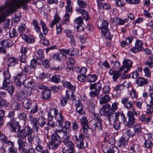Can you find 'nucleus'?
<instances>
[{
    "label": "nucleus",
    "mask_w": 153,
    "mask_h": 153,
    "mask_svg": "<svg viewBox=\"0 0 153 153\" xmlns=\"http://www.w3.org/2000/svg\"><path fill=\"white\" fill-rule=\"evenodd\" d=\"M65 131L62 129H55L54 133L51 135L50 146H52L53 149H55L59 146L61 140L65 139L64 136Z\"/></svg>",
    "instance_id": "f03ea898"
},
{
    "label": "nucleus",
    "mask_w": 153,
    "mask_h": 153,
    "mask_svg": "<svg viewBox=\"0 0 153 153\" xmlns=\"http://www.w3.org/2000/svg\"><path fill=\"white\" fill-rule=\"evenodd\" d=\"M136 83L138 86H142L148 83V80L144 77H139L136 80Z\"/></svg>",
    "instance_id": "412c9836"
},
{
    "label": "nucleus",
    "mask_w": 153,
    "mask_h": 153,
    "mask_svg": "<svg viewBox=\"0 0 153 153\" xmlns=\"http://www.w3.org/2000/svg\"><path fill=\"white\" fill-rule=\"evenodd\" d=\"M79 53L78 50L76 48H70V53L69 55L70 56L77 55Z\"/></svg>",
    "instance_id": "09e8293b"
},
{
    "label": "nucleus",
    "mask_w": 153,
    "mask_h": 153,
    "mask_svg": "<svg viewBox=\"0 0 153 153\" xmlns=\"http://www.w3.org/2000/svg\"><path fill=\"white\" fill-rule=\"evenodd\" d=\"M86 76L83 74H80L77 77L78 80L81 82H84L86 80Z\"/></svg>",
    "instance_id": "0e129e2a"
},
{
    "label": "nucleus",
    "mask_w": 153,
    "mask_h": 153,
    "mask_svg": "<svg viewBox=\"0 0 153 153\" xmlns=\"http://www.w3.org/2000/svg\"><path fill=\"white\" fill-rule=\"evenodd\" d=\"M134 126V131L135 134L138 135L142 133V128L139 124L137 123Z\"/></svg>",
    "instance_id": "c9c22d12"
},
{
    "label": "nucleus",
    "mask_w": 153,
    "mask_h": 153,
    "mask_svg": "<svg viewBox=\"0 0 153 153\" xmlns=\"http://www.w3.org/2000/svg\"><path fill=\"white\" fill-rule=\"evenodd\" d=\"M3 76L4 79L2 86L0 88V89L6 90L10 95H12L14 93V88L12 85H10L11 82V75L8 69H6L4 71Z\"/></svg>",
    "instance_id": "7ed1b4c3"
},
{
    "label": "nucleus",
    "mask_w": 153,
    "mask_h": 153,
    "mask_svg": "<svg viewBox=\"0 0 153 153\" xmlns=\"http://www.w3.org/2000/svg\"><path fill=\"white\" fill-rule=\"evenodd\" d=\"M118 104L117 102L113 103L111 106L109 103L103 105L101 109V113L102 115L106 116L108 120L111 118L113 119L116 111L118 109Z\"/></svg>",
    "instance_id": "f257e3e1"
},
{
    "label": "nucleus",
    "mask_w": 153,
    "mask_h": 153,
    "mask_svg": "<svg viewBox=\"0 0 153 153\" xmlns=\"http://www.w3.org/2000/svg\"><path fill=\"white\" fill-rule=\"evenodd\" d=\"M5 117V112L3 110H0V126H2L4 123V118Z\"/></svg>",
    "instance_id": "37998d69"
},
{
    "label": "nucleus",
    "mask_w": 153,
    "mask_h": 153,
    "mask_svg": "<svg viewBox=\"0 0 153 153\" xmlns=\"http://www.w3.org/2000/svg\"><path fill=\"white\" fill-rule=\"evenodd\" d=\"M126 141L124 138L121 137L119 139L117 143V145L119 147L121 146L124 147L126 146Z\"/></svg>",
    "instance_id": "a19ab883"
},
{
    "label": "nucleus",
    "mask_w": 153,
    "mask_h": 153,
    "mask_svg": "<svg viewBox=\"0 0 153 153\" xmlns=\"http://www.w3.org/2000/svg\"><path fill=\"white\" fill-rule=\"evenodd\" d=\"M129 97H126L123 98L121 99V103L123 105L125 108L128 110L131 109L132 112H133L134 115H137L140 114V111H136L133 107L134 106V103L131 101H129Z\"/></svg>",
    "instance_id": "20e7f679"
},
{
    "label": "nucleus",
    "mask_w": 153,
    "mask_h": 153,
    "mask_svg": "<svg viewBox=\"0 0 153 153\" xmlns=\"http://www.w3.org/2000/svg\"><path fill=\"white\" fill-rule=\"evenodd\" d=\"M51 81L54 83H57L60 82V76L58 75H55L51 78Z\"/></svg>",
    "instance_id": "c03bdc74"
},
{
    "label": "nucleus",
    "mask_w": 153,
    "mask_h": 153,
    "mask_svg": "<svg viewBox=\"0 0 153 153\" xmlns=\"http://www.w3.org/2000/svg\"><path fill=\"white\" fill-rule=\"evenodd\" d=\"M16 99L19 101H21L23 100L25 97V92L23 91H18L16 95Z\"/></svg>",
    "instance_id": "2f4dec72"
},
{
    "label": "nucleus",
    "mask_w": 153,
    "mask_h": 153,
    "mask_svg": "<svg viewBox=\"0 0 153 153\" xmlns=\"http://www.w3.org/2000/svg\"><path fill=\"white\" fill-rule=\"evenodd\" d=\"M76 11L77 12L81 13L84 19L86 20H88L90 18V17L88 12L84 9H82L80 8H76Z\"/></svg>",
    "instance_id": "a211bd4d"
},
{
    "label": "nucleus",
    "mask_w": 153,
    "mask_h": 153,
    "mask_svg": "<svg viewBox=\"0 0 153 153\" xmlns=\"http://www.w3.org/2000/svg\"><path fill=\"white\" fill-rule=\"evenodd\" d=\"M99 94V92L95 90L94 91H91L89 93V95L91 97L93 98L97 96Z\"/></svg>",
    "instance_id": "e2e57ef3"
},
{
    "label": "nucleus",
    "mask_w": 153,
    "mask_h": 153,
    "mask_svg": "<svg viewBox=\"0 0 153 153\" xmlns=\"http://www.w3.org/2000/svg\"><path fill=\"white\" fill-rule=\"evenodd\" d=\"M32 103L31 100L30 99L25 100L23 103V105L25 108L29 109L31 107Z\"/></svg>",
    "instance_id": "e433bc0d"
},
{
    "label": "nucleus",
    "mask_w": 153,
    "mask_h": 153,
    "mask_svg": "<svg viewBox=\"0 0 153 153\" xmlns=\"http://www.w3.org/2000/svg\"><path fill=\"white\" fill-rule=\"evenodd\" d=\"M38 120L39 126H40L41 127L44 126L46 123V122L45 121V118L42 117H39Z\"/></svg>",
    "instance_id": "4d7b16f0"
},
{
    "label": "nucleus",
    "mask_w": 153,
    "mask_h": 153,
    "mask_svg": "<svg viewBox=\"0 0 153 153\" xmlns=\"http://www.w3.org/2000/svg\"><path fill=\"white\" fill-rule=\"evenodd\" d=\"M26 126L24 129L20 130L18 131L17 134V137L19 139H25L27 136Z\"/></svg>",
    "instance_id": "4be33fe9"
},
{
    "label": "nucleus",
    "mask_w": 153,
    "mask_h": 153,
    "mask_svg": "<svg viewBox=\"0 0 153 153\" xmlns=\"http://www.w3.org/2000/svg\"><path fill=\"white\" fill-rule=\"evenodd\" d=\"M74 147L67 148H64L62 150V153H74Z\"/></svg>",
    "instance_id": "5fc2aeb1"
},
{
    "label": "nucleus",
    "mask_w": 153,
    "mask_h": 153,
    "mask_svg": "<svg viewBox=\"0 0 153 153\" xmlns=\"http://www.w3.org/2000/svg\"><path fill=\"white\" fill-rule=\"evenodd\" d=\"M102 120L100 122L97 121L94 124H93L92 126L91 129L93 131L95 130L97 128L98 130L100 131L102 130V125L101 123H102Z\"/></svg>",
    "instance_id": "393cba45"
},
{
    "label": "nucleus",
    "mask_w": 153,
    "mask_h": 153,
    "mask_svg": "<svg viewBox=\"0 0 153 153\" xmlns=\"http://www.w3.org/2000/svg\"><path fill=\"white\" fill-rule=\"evenodd\" d=\"M64 136L65 139L62 140V141L65 146L64 148H70L74 147V144L73 142L70 140V136L68 133L66 131H65Z\"/></svg>",
    "instance_id": "9d476101"
},
{
    "label": "nucleus",
    "mask_w": 153,
    "mask_h": 153,
    "mask_svg": "<svg viewBox=\"0 0 153 153\" xmlns=\"http://www.w3.org/2000/svg\"><path fill=\"white\" fill-rule=\"evenodd\" d=\"M50 113L54 114V116L55 117L56 122L58 123L57 126H62L64 122L63 117L60 113H58V110L55 108H52L50 110Z\"/></svg>",
    "instance_id": "423d86ee"
},
{
    "label": "nucleus",
    "mask_w": 153,
    "mask_h": 153,
    "mask_svg": "<svg viewBox=\"0 0 153 153\" xmlns=\"http://www.w3.org/2000/svg\"><path fill=\"white\" fill-rule=\"evenodd\" d=\"M9 127L10 126L13 132H17L19 131L21 128V126L19 124V122H16L15 123H12L10 125L6 126Z\"/></svg>",
    "instance_id": "6ab92c4d"
},
{
    "label": "nucleus",
    "mask_w": 153,
    "mask_h": 153,
    "mask_svg": "<svg viewBox=\"0 0 153 153\" xmlns=\"http://www.w3.org/2000/svg\"><path fill=\"white\" fill-rule=\"evenodd\" d=\"M112 140V141H110L109 144L105 145L103 148V152L105 153H119V150L118 148L115 146H113L111 145L115 143V140L112 138L110 140Z\"/></svg>",
    "instance_id": "39448f33"
},
{
    "label": "nucleus",
    "mask_w": 153,
    "mask_h": 153,
    "mask_svg": "<svg viewBox=\"0 0 153 153\" xmlns=\"http://www.w3.org/2000/svg\"><path fill=\"white\" fill-rule=\"evenodd\" d=\"M19 78L20 77H19L18 78L16 77H14V82L15 84L17 86V88L19 89H22V88H24V85H23V84L21 83Z\"/></svg>",
    "instance_id": "72a5a7b5"
},
{
    "label": "nucleus",
    "mask_w": 153,
    "mask_h": 153,
    "mask_svg": "<svg viewBox=\"0 0 153 153\" xmlns=\"http://www.w3.org/2000/svg\"><path fill=\"white\" fill-rule=\"evenodd\" d=\"M68 90L66 91V95L65 97H63L60 100V104L62 106H65L67 104L68 100L69 99V94H68Z\"/></svg>",
    "instance_id": "b1692460"
},
{
    "label": "nucleus",
    "mask_w": 153,
    "mask_h": 153,
    "mask_svg": "<svg viewBox=\"0 0 153 153\" xmlns=\"http://www.w3.org/2000/svg\"><path fill=\"white\" fill-rule=\"evenodd\" d=\"M33 82V81L32 79H26L24 81L23 85H24V87H31Z\"/></svg>",
    "instance_id": "79ce46f5"
},
{
    "label": "nucleus",
    "mask_w": 153,
    "mask_h": 153,
    "mask_svg": "<svg viewBox=\"0 0 153 153\" xmlns=\"http://www.w3.org/2000/svg\"><path fill=\"white\" fill-rule=\"evenodd\" d=\"M32 24L36 31L37 32H39L40 31L41 29L37 21L36 20H33V21Z\"/></svg>",
    "instance_id": "6e6d98bb"
},
{
    "label": "nucleus",
    "mask_w": 153,
    "mask_h": 153,
    "mask_svg": "<svg viewBox=\"0 0 153 153\" xmlns=\"http://www.w3.org/2000/svg\"><path fill=\"white\" fill-rule=\"evenodd\" d=\"M143 43L141 41L137 40L135 43V46L131 48V51L134 53H136L142 51L143 49Z\"/></svg>",
    "instance_id": "4468645a"
},
{
    "label": "nucleus",
    "mask_w": 153,
    "mask_h": 153,
    "mask_svg": "<svg viewBox=\"0 0 153 153\" xmlns=\"http://www.w3.org/2000/svg\"><path fill=\"white\" fill-rule=\"evenodd\" d=\"M143 71L145 74V76L147 77H150L151 76V73L149 69L147 67H145L143 69Z\"/></svg>",
    "instance_id": "338daca9"
},
{
    "label": "nucleus",
    "mask_w": 153,
    "mask_h": 153,
    "mask_svg": "<svg viewBox=\"0 0 153 153\" xmlns=\"http://www.w3.org/2000/svg\"><path fill=\"white\" fill-rule=\"evenodd\" d=\"M23 88H24V91H23L25 92V95L30 96L31 94L32 89L31 87H24Z\"/></svg>",
    "instance_id": "603ef678"
},
{
    "label": "nucleus",
    "mask_w": 153,
    "mask_h": 153,
    "mask_svg": "<svg viewBox=\"0 0 153 153\" xmlns=\"http://www.w3.org/2000/svg\"><path fill=\"white\" fill-rule=\"evenodd\" d=\"M8 61L9 66H11L15 65L19 62L18 59L14 57L9 58L8 59Z\"/></svg>",
    "instance_id": "c85d7f7f"
},
{
    "label": "nucleus",
    "mask_w": 153,
    "mask_h": 153,
    "mask_svg": "<svg viewBox=\"0 0 153 153\" xmlns=\"http://www.w3.org/2000/svg\"><path fill=\"white\" fill-rule=\"evenodd\" d=\"M143 101L142 99H139L135 102L136 106L139 109H141L142 108Z\"/></svg>",
    "instance_id": "052dcab7"
},
{
    "label": "nucleus",
    "mask_w": 153,
    "mask_h": 153,
    "mask_svg": "<svg viewBox=\"0 0 153 153\" xmlns=\"http://www.w3.org/2000/svg\"><path fill=\"white\" fill-rule=\"evenodd\" d=\"M84 139L76 143L77 147L81 149H84L85 148V146L84 145V143L83 141Z\"/></svg>",
    "instance_id": "bf43d9fd"
},
{
    "label": "nucleus",
    "mask_w": 153,
    "mask_h": 153,
    "mask_svg": "<svg viewBox=\"0 0 153 153\" xmlns=\"http://www.w3.org/2000/svg\"><path fill=\"white\" fill-rule=\"evenodd\" d=\"M17 143L18 145V150L19 153H23L25 152L27 149L25 147L28 146L27 143L21 139H19L17 140Z\"/></svg>",
    "instance_id": "f8f14e48"
},
{
    "label": "nucleus",
    "mask_w": 153,
    "mask_h": 153,
    "mask_svg": "<svg viewBox=\"0 0 153 153\" xmlns=\"http://www.w3.org/2000/svg\"><path fill=\"white\" fill-rule=\"evenodd\" d=\"M72 128L75 131H77L79 128V122L77 120L73 121L72 123Z\"/></svg>",
    "instance_id": "de8ad7c7"
},
{
    "label": "nucleus",
    "mask_w": 153,
    "mask_h": 153,
    "mask_svg": "<svg viewBox=\"0 0 153 153\" xmlns=\"http://www.w3.org/2000/svg\"><path fill=\"white\" fill-rule=\"evenodd\" d=\"M113 22H116L117 25H123L124 24L123 20L119 17H116L114 19Z\"/></svg>",
    "instance_id": "8fccbe9b"
},
{
    "label": "nucleus",
    "mask_w": 153,
    "mask_h": 153,
    "mask_svg": "<svg viewBox=\"0 0 153 153\" xmlns=\"http://www.w3.org/2000/svg\"><path fill=\"white\" fill-rule=\"evenodd\" d=\"M29 120V122L33 125V127L36 132H38L39 128L38 124V120L37 118L33 117L31 115H28Z\"/></svg>",
    "instance_id": "2eb2a0df"
},
{
    "label": "nucleus",
    "mask_w": 153,
    "mask_h": 153,
    "mask_svg": "<svg viewBox=\"0 0 153 153\" xmlns=\"http://www.w3.org/2000/svg\"><path fill=\"white\" fill-rule=\"evenodd\" d=\"M77 3L79 7L84 8L87 6V3L83 0H77Z\"/></svg>",
    "instance_id": "49530a36"
},
{
    "label": "nucleus",
    "mask_w": 153,
    "mask_h": 153,
    "mask_svg": "<svg viewBox=\"0 0 153 153\" xmlns=\"http://www.w3.org/2000/svg\"><path fill=\"white\" fill-rule=\"evenodd\" d=\"M81 125L83 131L84 133H87L88 129L90 128L88 124V120L87 117H83L80 119Z\"/></svg>",
    "instance_id": "ddd939ff"
},
{
    "label": "nucleus",
    "mask_w": 153,
    "mask_h": 153,
    "mask_svg": "<svg viewBox=\"0 0 153 153\" xmlns=\"http://www.w3.org/2000/svg\"><path fill=\"white\" fill-rule=\"evenodd\" d=\"M130 95L132 99H137L138 97V95L136 94V91L134 88L131 89Z\"/></svg>",
    "instance_id": "680f3d73"
},
{
    "label": "nucleus",
    "mask_w": 153,
    "mask_h": 153,
    "mask_svg": "<svg viewBox=\"0 0 153 153\" xmlns=\"http://www.w3.org/2000/svg\"><path fill=\"white\" fill-rule=\"evenodd\" d=\"M149 96L151 99L146 101L148 104L151 105L153 104V91H151L149 92Z\"/></svg>",
    "instance_id": "774afa93"
},
{
    "label": "nucleus",
    "mask_w": 153,
    "mask_h": 153,
    "mask_svg": "<svg viewBox=\"0 0 153 153\" xmlns=\"http://www.w3.org/2000/svg\"><path fill=\"white\" fill-rule=\"evenodd\" d=\"M63 84L64 87L68 88L69 90L73 91H75L76 87L75 85H72L70 82L66 81H64L63 82Z\"/></svg>",
    "instance_id": "bb28decb"
},
{
    "label": "nucleus",
    "mask_w": 153,
    "mask_h": 153,
    "mask_svg": "<svg viewBox=\"0 0 153 153\" xmlns=\"http://www.w3.org/2000/svg\"><path fill=\"white\" fill-rule=\"evenodd\" d=\"M75 103L76 107V111L79 114H81L83 108L82 105L81 103L80 100L78 98Z\"/></svg>",
    "instance_id": "5701e85b"
},
{
    "label": "nucleus",
    "mask_w": 153,
    "mask_h": 153,
    "mask_svg": "<svg viewBox=\"0 0 153 153\" xmlns=\"http://www.w3.org/2000/svg\"><path fill=\"white\" fill-rule=\"evenodd\" d=\"M75 63V61L72 57H70L69 58V62H67L66 64L68 65H69L70 64L71 65H70V67L68 66L67 68V69L70 70L72 68L73 65Z\"/></svg>",
    "instance_id": "864d4df0"
},
{
    "label": "nucleus",
    "mask_w": 153,
    "mask_h": 153,
    "mask_svg": "<svg viewBox=\"0 0 153 153\" xmlns=\"http://www.w3.org/2000/svg\"><path fill=\"white\" fill-rule=\"evenodd\" d=\"M98 27L101 29V32L104 35H106L108 30V23L105 20H103L102 22L100 20L98 22Z\"/></svg>",
    "instance_id": "9b49d317"
},
{
    "label": "nucleus",
    "mask_w": 153,
    "mask_h": 153,
    "mask_svg": "<svg viewBox=\"0 0 153 153\" xmlns=\"http://www.w3.org/2000/svg\"><path fill=\"white\" fill-rule=\"evenodd\" d=\"M146 104L147 105L146 110V113L149 114L151 112H153V108L152 107V106H153V104L151 105Z\"/></svg>",
    "instance_id": "69168bd1"
},
{
    "label": "nucleus",
    "mask_w": 153,
    "mask_h": 153,
    "mask_svg": "<svg viewBox=\"0 0 153 153\" xmlns=\"http://www.w3.org/2000/svg\"><path fill=\"white\" fill-rule=\"evenodd\" d=\"M73 138L75 143H77V142H79V141L84 139L83 135L81 134H79L78 136L76 135H75Z\"/></svg>",
    "instance_id": "3c124183"
},
{
    "label": "nucleus",
    "mask_w": 153,
    "mask_h": 153,
    "mask_svg": "<svg viewBox=\"0 0 153 153\" xmlns=\"http://www.w3.org/2000/svg\"><path fill=\"white\" fill-rule=\"evenodd\" d=\"M27 136V140L28 142L30 143L31 145L32 144V141L33 139V137L32 136V128L29 126H26Z\"/></svg>",
    "instance_id": "aec40b11"
},
{
    "label": "nucleus",
    "mask_w": 153,
    "mask_h": 153,
    "mask_svg": "<svg viewBox=\"0 0 153 153\" xmlns=\"http://www.w3.org/2000/svg\"><path fill=\"white\" fill-rule=\"evenodd\" d=\"M20 68L22 69V71L20 73L17 74V76L21 77L22 76L26 75L27 73L28 70L29 69V66L26 65V64L22 63L20 65Z\"/></svg>",
    "instance_id": "dca6fc26"
},
{
    "label": "nucleus",
    "mask_w": 153,
    "mask_h": 153,
    "mask_svg": "<svg viewBox=\"0 0 153 153\" xmlns=\"http://www.w3.org/2000/svg\"><path fill=\"white\" fill-rule=\"evenodd\" d=\"M87 77V81L89 82H92L95 81L97 78V76L95 74L88 75Z\"/></svg>",
    "instance_id": "f704fd0d"
},
{
    "label": "nucleus",
    "mask_w": 153,
    "mask_h": 153,
    "mask_svg": "<svg viewBox=\"0 0 153 153\" xmlns=\"http://www.w3.org/2000/svg\"><path fill=\"white\" fill-rule=\"evenodd\" d=\"M12 107L13 110H18L21 108L20 104L16 101H13L12 103Z\"/></svg>",
    "instance_id": "a18cd8bd"
},
{
    "label": "nucleus",
    "mask_w": 153,
    "mask_h": 153,
    "mask_svg": "<svg viewBox=\"0 0 153 153\" xmlns=\"http://www.w3.org/2000/svg\"><path fill=\"white\" fill-rule=\"evenodd\" d=\"M110 100V97L108 95H105L100 98V103L101 105H102L108 102Z\"/></svg>",
    "instance_id": "7c9ffc66"
},
{
    "label": "nucleus",
    "mask_w": 153,
    "mask_h": 153,
    "mask_svg": "<svg viewBox=\"0 0 153 153\" xmlns=\"http://www.w3.org/2000/svg\"><path fill=\"white\" fill-rule=\"evenodd\" d=\"M151 138L145 140L144 143L145 147L148 149H152L153 147V143L151 140Z\"/></svg>",
    "instance_id": "473e14b6"
},
{
    "label": "nucleus",
    "mask_w": 153,
    "mask_h": 153,
    "mask_svg": "<svg viewBox=\"0 0 153 153\" xmlns=\"http://www.w3.org/2000/svg\"><path fill=\"white\" fill-rule=\"evenodd\" d=\"M42 97V99L48 100L51 97V93L48 90H44L41 92Z\"/></svg>",
    "instance_id": "cd10ccee"
},
{
    "label": "nucleus",
    "mask_w": 153,
    "mask_h": 153,
    "mask_svg": "<svg viewBox=\"0 0 153 153\" xmlns=\"http://www.w3.org/2000/svg\"><path fill=\"white\" fill-rule=\"evenodd\" d=\"M123 70V67L121 66L118 71H116L112 68L110 69L108 71V74L110 75H112L113 81H116L119 77L121 75V72Z\"/></svg>",
    "instance_id": "6e6552de"
},
{
    "label": "nucleus",
    "mask_w": 153,
    "mask_h": 153,
    "mask_svg": "<svg viewBox=\"0 0 153 153\" xmlns=\"http://www.w3.org/2000/svg\"><path fill=\"white\" fill-rule=\"evenodd\" d=\"M60 18L57 16L56 15L51 22L49 24V26L50 27L52 28L53 26L55 24L57 23H59L60 20Z\"/></svg>",
    "instance_id": "4c0bfd02"
},
{
    "label": "nucleus",
    "mask_w": 153,
    "mask_h": 153,
    "mask_svg": "<svg viewBox=\"0 0 153 153\" xmlns=\"http://www.w3.org/2000/svg\"><path fill=\"white\" fill-rule=\"evenodd\" d=\"M127 116L128 117V121L127 123V126L129 128H133L135 123V119L134 118V114L131 111H128Z\"/></svg>",
    "instance_id": "1a4fd4ad"
},
{
    "label": "nucleus",
    "mask_w": 153,
    "mask_h": 153,
    "mask_svg": "<svg viewBox=\"0 0 153 153\" xmlns=\"http://www.w3.org/2000/svg\"><path fill=\"white\" fill-rule=\"evenodd\" d=\"M53 118V116L51 114V113H48V121L47 123V125L51 127H55V125L54 122L52 120Z\"/></svg>",
    "instance_id": "c756f323"
},
{
    "label": "nucleus",
    "mask_w": 153,
    "mask_h": 153,
    "mask_svg": "<svg viewBox=\"0 0 153 153\" xmlns=\"http://www.w3.org/2000/svg\"><path fill=\"white\" fill-rule=\"evenodd\" d=\"M37 58L40 59L41 60H42L44 59L43 56V51L41 49H39L37 51Z\"/></svg>",
    "instance_id": "13d9d810"
},
{
    "label": "nucleus",
    "mask_w": 153,
    "mask_h": 153,
    "mask_svg": "<svg viewBox=\"0 0 153 153\" xmlns=\"http://www.w3.org/2000/svg\"><path fill=\"white\" fill-rule=\"evenodd\" d=\"M114 118L113 119H111V118L108 120L107 124H111L112 122H114L116 120H118V121L119 122H124L126 120V117L124 114L123 113H121L118 111L114 115Z\"/></svg>",
    "instance_id": "0eeeda50"
},
{
    "label": "nucleus",
    "mask_w": 153,
    "mask_h": 153,
    "mask_svg": "<svg viewBox=\"0 0 153 153\" xmlns=\"http://www.w3.org/2000/svg\"><path fill=\"white\" fill-rule=\"evenodd\" d=\"M100 9L102 8L105 10H108L111 8L110 5L106 3H99V6H98Z\"/></svg>",
    "instance_id": "ea45409f"
},
{
    "label": "nucleus",
    "mask_w": 153,
    "mask_h": 153,
    "mask_svg": "<svg viewBox=\"0 0 153 153\" xmlns=\"http://www.w3.org/2000/svg\"><path fill=\"white\" fill-rule=\"evenodd\" d=\"M123 68H127L126 70H125L124 72V73L123 74V75L125 73H127L130 70V68H131L132 65V62L131 61L128 59L124 60L123 61Z\"/></svg>",
    "instance_id": "f3484780"
},
{
    "label": "nucleus",
    "mask_w": 153,
    "mask_h": 153,
    "mask_svg": "<svg viewBox=\"0 0 153 153\" xmlns=\"http://www.w3.org/2000/svg\"><path fill=\"white\" fill-rule=\"evenodd\" d=\"M0 44L3 46L9 47L13 45V42L10 39H4L0 42Z\"/></svg>",
    "instance_id": "a878e982"
},
{
    "label": "nucleus",
    "mask_w": 153,
    "mask_h": 153,
    "mask_svg": "<svg viewBox=\"0 0 153 153\" xmlns=\"http://www.w3.org/2000/svg\"><path fill=\"white\" fill-rule=\"evenodd\" d=\"M17 117L19 121L24 122V124H25L27 119V115L24 112L19 113Z\"/></svg>",
    "instance_id": "58836bf2"
}]
</instances>
